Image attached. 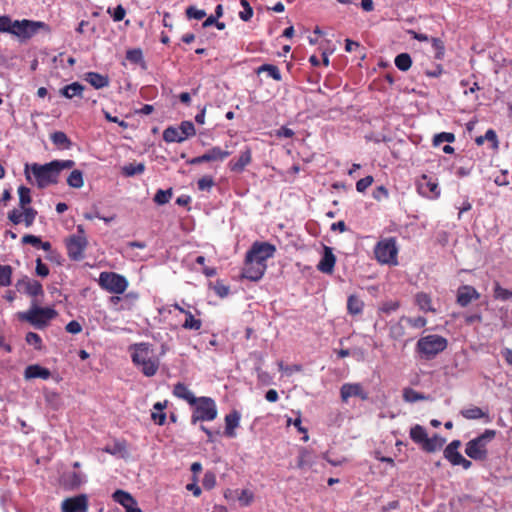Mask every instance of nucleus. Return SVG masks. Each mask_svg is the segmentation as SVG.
Instances as JSON below:
<instances>
[{"instance_id": "f257e3e1", "label": "nucleus", "mask_w": 512, "mask_h": 512, "mask_svg": "<svg viewBox=\"0 0 512 512\" xmlns=\"http://www.w3.org/2000/svg\"><path fill=\"white\" fill-rule=\"evenodd\" d=\"M131 359L135 366L146 377L154 376L160 366V360L155 355L152 345L146 342L136 343L129 347Z\"/></svg>"}, {"instance_id": "f03ea898", "label": "nucleus", "mask_w": 512, "mask_h": 512, "mask_svg": "<svg viewBox=\"0 0 512 512\" xmlns=\"http://www.w3.org/2000/svg\"><path fill=\"white\" fill-rule=\"evenodd\" d=\"M18 195L20 209L14 208L9 211L7 218L14 225L24 223V225L29 228L33 225L37 216V211L29 206L32 202L31 191L26 186H20L18 188Z\"/></svg>"}, {"instance_id": "7ed1b4c3", "label": "nucleus", "mask_w": 512, "mask_h": 512, "mask_svg": "<svg viewBox=\"0 0 512 512\" xmlns=\"http://www.w3.org/2000/svg\"><path fill=\"white\" fill-rule=\"evenodd\" d=\"M448 346V340L438 334L421 337L416 343V352L422 359L431 360L443 352Z\"/></svg>"}, {"instance_id": "20e7f679", "label": "nucleus", "mask_w": 512, "mask_h": 512, "mask_svg": "<svg viewBox=\"0 0 512 512\" xmlns=\"http://www.w3.org/2000/svg\"><path fill=\"white\" fill-rule=\"evenodd\" d=\"M56 316L57 312L55 309L50 307H39L34 303L29 310L17 313V317L20 321L28 322L38 329L45 328Z\"/></svg>"}, {"instance_id": "39448f33", "label": "nucleus", "mask_w": 512, "mask_h": 512, "mask_svg": "<svg viewBox=\"0 0 512 512\" xmlns=\"http://www.w3.org/2000/svg\"><path fill=\"white\" fill-rule=\"evenodd\" d=\"M496 431L486 429L481 435L466 443L465 454L475 460L484 461L488 457L487 445L495 438Z\"/></svg>"}, {"instance_id": "423d86ee", "label": "nucleus", "mask_w": 512, "mask_h": 512, "mask_svg": "<svg viewBox=\"0 0 512 512\" xmlns=\"http://www.w3.org/2000/svg\"><path fill=\"white\" fill-rule=\"evenodd\" d=\"M192 415L191 423L195 425L198 422L213 421L217 418L218 410L214 399L211 397H198L196 402L191 405Z\"/></svg>"}, {"instance_id": "0eeeda50", "label": "nucleus", "mask_w": 512, "mask_h": 512, "mask_svg": "<svg viewBox=\"0 0 512 512\" xmlns=\"http://www.w3.org/2000/svg\"><path fill=\"white\" fill-rule=\"evenodd\" d=\"M67 255L72 261H81L85 258V250L88 247V239L82 225L77 226V233L65 239Z\"/></svg>"}, {"instance_id": "6e6552de", "label": "nucleus", "mask_w": 512, "mask_h": 512, "mask_svg": "<svg viewBox=\"0 0 512 512\" xmlns=\"http://www.w3.org/2000/svg\"><path fill=\"white\" fill-rule=\"evenodd\" d=\"M376 260L381 264L396 265L398 263V247L395 237L380 240L374 248Z\"/></svg>"}, {"instance_id": "1a4fd4ad", "label": "nucleus", "mask_w": 512, "mask_h": 512, "mask_svg": "<svg viewBox=\"0 0 512 512\" xmlns=\"http://www.w3.org/2000/svg\"><path fill=\"white\" fill-rule=\"evenodd\" d=\"M30 169L39 188H45L58 182L59 175L53 161L44 165L34 163Z\"/></svg>"}, {"instance_id": "9d476101", "label": "nucleus", "mask_w": 512, "mask_h": 512, "mask_svg": "<svg viewBox=\"0 0 512 512\" xmlns=\"http://www.w3.org/2000/svg\"><path fill=\"white\" fill-rule=\"evenodd\" d=\"M98 284L103 290L117 295L123 294L129 285L123 275L107 271L100 273Z\"/></svg>"}, {"instance_id": "9b49d317", "label": "nucleus", "mask_w": 512, "mask_h": 512, "mask_svg": "<svg viewBox=\"0 0 512 512\" xmlns=\"http://www.w3.org/2000/svg\"><path fill=\"white\" fill-rule=\"evenodd\" d=\"M13 35L18 37L21 41L32 38L39 30L43 29L47 32L50 31L49 26L42 21H33L28 19L14 20Z\"/></svg>"}, {"instance_id": "f8f14e48", "label": "nucleus", "mask_w": 512, "mask_h": 512, "mask_svg": "<svg viewBox=\"0 0 512 512\" xmlns=\"http://www.w3.org/2000/svg\"><path fill=\"white\" fill-rule=\"evenodd\" d=\"M418 193L428 199L434 200L440 197L441 190L436 179L426 174L420 176L416 182Z\"/></svg>"}, {"instance_id": "ddd939ff", "label": "nucleus", "mask_w": 512, "mask_h": 512, "mask_svg": "<svg viewBox=\"0 0 512 512\" xmlns=\"http://www.w3.org/2000/svg\"><path fill=\"white\" fill-rule=\"evenodd\" d=\"M276 248L268 242H255L250 250L247 252L246 257L255 262L266 264L267 259L272 258Z\"/></svg>"}, {"instance_id": "4468645a", "label": "nucleus", "mask_w": 512, "mask_h": 512, "mask_svg": "<svg viewBox=\"0 0 512 512\" xmlns=\"http://www.w3.org/2000/svg\"><path fill=\"white\" fill-rule=\"evenodd\" d=\"M62 512H87L88 497L86 494H80L63 500L61 504Z\"/></svg>"}, {"instance_id": "2eb2a0df", "label": "nucleus", "mask_w": 512, "mask_h": 512, "mask_svg": "<svg viewBox=\"0 0 512 512\" xmlns=\"http://www.w3.org/2000/svg\"><path fill=\"white\" fill-rule=\"evenodd\" d=\"M266 267V264L255 262L252 259L246 257L242 271V277L251 281H258L264 275Z\"/></svg>"}, {"instance_id": "dca6fc26", "label": "nucleus", "mask_w": 512, "mask_h": 512, "mask_svg": "<svg viewBox=\"0 0 512 512\" xmlns=\"http://www.w3.org/2000/svg\"><path fill=\"white\" fill-rule=\"evenodd\" d=\"M351 397H359L361 400H367L368 393L363 389L360 383L343 384L340 388V398L342 402L347 403Z\"/></svg>"}, {"instance_id": "f3484780", "label": "nucleus", "mask_w": 512, "mask_h": 512, "mask_svg": "<svg viewBox=\"0 0 512 512\" xmlns=\"http://www.w3.org/2000/svg\"><path fill=\"white\" fill-rule=\"evenodd\" d=\"M479 298L480 293L471 285H462L457 289L456 303L461 307H467Z\"/></svg>"}, {"instance_id": "a211bd4d", "label": "nucleus", "mask_w": 512, "mask_h": 512, "mask_svg": "<svg viewBox=\"0 0 512 512\" xmlns=\"http://www.w3.org/2000/svg\"><path fill=\"white\" fill-rule=\"evenodd\" d=\"M112 497L115 502L119 503L125 508L126 512H142V510L138 507L137 501L130 493L124 490H116Z\"/></svg>"}, {"instance_id": "6ab92c4d", "label": "nucleus", "mask_w": 512, "mask_h": 512, "mask_svg": "<svg viewBox=\"0 0 512 512\" xmlns=\"http://www.w3.org/2000/svg\"><path fill=\"white\" fill-rule=\"evenodd\" d=\"M252 161V150L250 147H245L243 151H241L239 157L237 159H232L228 163V167L232 172L241 173L244 171L247 165H249Z\"/></svg>"}, {"instance_id": "aec40b11", "label": "nucleus", "mask_w": 512, "mask_h": 512, "mask_svg": "<svg viewBox=\"0 0 512 512\" xmlns=\"http://www.w3.org/2000/svg\"><path fill=\"white\" fill-rule=\"evenodd\" d=\"M336 264V257L332 251V248L324 246L323 255L320 262L317 265V269L325 274H332Z\"/></svg>"}, {"instance_id": "412c9836", "label": "nucleus", "mask_w": 512, "mask_h": 512, "mask_svg": "<svg viewBox=\"0 0 512 512\" xmlns=\"http://www.w3.org/2000/svg\"><path fill=\"white\" fill-rule=\"evenodd\" d=\"M172 393L175 397L186 401L190 406L194 404L198 398L188 386L182 382H178L174 385Z\"/></svg>"}, {"instance_id": "4be33fe9", "label": "nucleus", "mask_w": 512, "mask_h": 512, "mask_svg": "<svg viewBox=\"0 0 512 512\" xmlns=\"http://www.w3.org/2000/svg\"><path fill=\"white\" fill-rule=\"evenodd\" d=\"M461 446L460 440H453L444 449V457L453 465L457 466L462 454L458 451Z\"/></svg>"}, {"instance_id": "5701e85b", "label": "nucleus", "mask_w": 512, "mask_h": 512, "mask_svg": "<svg viewBox=\"0 0 512 512\" xmlns=\"http://www.w3.org/2000/svg\"><path fill=\"white\" fill-rule=\"evenodd\" d=\"M241 415L238 411L233 410L225 416V435L229 438L236 436L235 429L239 426Z\"/></svg>"}, {"instance_id": "b1692460", "label": "nucleus", "mask_w": 512, "mask_h": 512, "mask_svg": "<svg viewBox=\"0 0 512 512\" xmlns=\"http://www.w3.org/2000/svg\"><path fill=\"white\" fill-rule=\"evenodd\" d=\"M51 376V372L49 369L42 367L38 364L29 365L26 367L24 371V377L26 379H34V378H41V379H48Z\"/></svg>"}, {"instance_id": "393cba45", "label": "nucleus", "mask_w": 512, "mask_h": 512, "mask_svg": "<svg viewBox=\"0 0 512 512\" xmlns=\"http://www.w3.org/2000/svg\"><path fill=\"white\" fill-rule=\"evenodd\" d=\"M18 288L24 286L25 292L33 297L43 295L42 284L37 280L23 279L19 280L16 285Z\"/></svg>"}, {"instance_id": "a878e982", "label": "nucleus", "mask_w": 512, "mask_h": 512, "mask_svg": "<svg viewBox=\"0 0 512 512\" xmlns=\"http://www.w3.org/2000/svg\"><path fill=\"white\" fill-rule=\"evenodd\" d=\"M415 304L423 312L436 313V309L433 307L432 298L428 293L418 292L415 295Z\"/></svg>"}, {"instance_id": "bb28decb", "label": "nucleus", "mask_w": 512, "mask_h": 512, "mask_svg": "<svg viewBox=\"0 0 512 512\" xmlns=\"http://www.w3.org/2000/svg\"><path fill=\"white\" fill-rule=\"evenodd\" d=\"M85 80L95 89H102L109 85V77L97 72H88Z\"/></svg>"}, {"instance_id": "cd10ccee", "label": "nucleus", "mask_w": 512, "mask_h": 512, "mask_svg": "<svg viewBox=\"0 0 512 512\" xmlns=\"http://www.w3.org/2000/svg\"><path fill=\"white\" fill-rule=\"evenodd\" d=\"M406 335L405 322L402 321V316L395 322L389 325V337L392 340L399 341Z\"/></svg>"}, {"instance_id": "c85d7f7f", "label": "nucleus", "mask_w": 512, "mask_h": 512, "mask_svg": "<svg viewBox=\"0 0 512 512\" xmlns=\"http://www.w3.org/2000/svg\"><path fill=\"white\" fill-rule=\"evenodd\" d=\"M364 302L356 295H350L347 299V311L352 316H358L363 313Z\"/></svg>"}, {"instance_id": "c756f323", "label": "nucleus", "mask_w": 512, "mask_h": 512, "mask_svg": "<svg viewBox=\"0 0 512 512\" xmlns=\"http://www.w3.org/2000/svg\"><path fill=\"white\" fill-rule=\"evenodd\" d=\"M84 86L79 82H73L60 89V94L67 99H72L75 96L82 97Z\"/></svg>"}, {"instance_id": "7c9ffc66", "label": "nucleus", "mask_w": 512, "mask_h": 512, "mask_svg": "<svg viewBox=\"0 0 512 512\" xmlns=\"http://www.w3.org/2000/svg\"><path fill=\"white\" fill-rule=\"evenodd\" d=\"M445 441V438L435 434L431 438L427 437L421 448L428 453H432L441 449Z\"/></svg>"}, {"instance_id": "2f4dec72", "label": "nucleus", "mask_w": 512, "mask_h": 512, "mask_svg": "<svg viewBox=\"0 0 512 512\" xmlns=\"http://www.w3.org/2000/svg\"><path fill=\"white\" fill-rule=\"evenodd\" d=\"M52 143L59 149H70L72 146L71 140L62 131H56L50 135Z\"/></svg>"}, {"instance_id": "473e14b6", "label": "nucleus", "mask_w": 512, "mask_h": 512, "mask_svg": "<svg viewBox=\"0 0 512 512\" xmlns=\"http://www.w3.org/2000/svg\"><path fill=\"white\" fill-rule=\"evenodd\" d=\"M167 407V401L164 402H156L153 406L155 411L152 412L151 418L152 420L158 424L163 425L166 421V413L164 409Z\"/></svg>"}, {"instance_id": "72a5a7b5", "label": "nucleus", "mask_w": 512, "mask_h": 512, "mask_svg": "<svg viewBox=\"0 0 512 512\" xmlns=\"http://www.w3.org/2000/svg\"><path fill=\"white\" fill-rule=\"evenodd\" d=\"M313 463L314 457L312 452H310L306 448H301L297 458V468L305 469L307 467H311Z\"/></svg>"}, {"instance_id": "f704fd0d", "label": "nucleus", "mask_w": 512, "mask_h": 512, "mask_svg": "<svg viewBox=\"0 0 512 512\" xmlns=\"http://www.w3.org/2000/svg\"><path fill=\"white\" fill-rule=\"evenodd\" d=\"M83 482L82 475L77 472H70L63 475V485L68 489L78 488Z\"/></svg>"}, {"instance_id": "c9c22d12", "label": "nucleus", "mask_w": 512, "mask_h": 512, "mask_svg": "<svg viewBox=\"0 0 512 512\" xmlns=\"http://www.w3.org/2000/svg\"><path fill=\"white\" fill-rule=\"evenodd\" d=\"M163 139L167 143H181L185 141L178 127L170 126L163 131Z\"/></svg>"}, {"instance_id": "e433bc0d", "label": "nucleus", "mask_w": 512, "mask_h": 512, "mask_svg": "<svg viewBox=\"0 0 512 512\" xmlns=\"http://www.w3.org/2000/svg\"><path fill=\"white\" fill-rule=\"evenodd\" d=\"M410 438L413 442L420 444L421 446L424 444L428 435L425 428L419 424L414 425L410 429Z\"/></svg>"}, {"instance_id": "4c0bfd02", "label": "nucleus", "mask_w": 512, "mask_h": 512, "mask_svg": "<svg viewBox=\"0 0 512 512\" xmlns=\"http://www.w3.org/2000/svg\"><path fill=\"white\" fill-rule=\"evenodd\" d=\"M206 152H207V155H208L209 162H212V161H223V160H225L227 157H229L231 155L230 151L223 150L219 146H214V147L210 148L209 150H207Z\"/></svg>"}, {"instance_id": "58836bf2", "label": "nucleus", "mask_w": 512, "mask_h": 512, "mask_svg": "<svg viewBox=\"0 0 512 512\" xmlns=\"http://www.w3.org/2000/svg\"><path fill=\"white\" fill-rule=\"evenodd\" d=\"M185 321L182 324V327L187 330H195L198 331L202 327V321L199 318H195V316L188 310L185 312Z\"/></svg>"}, {"instance_id": "ea45409f", "label": "nucleus", "mask_w": 512, "mask_h": 512, "mask_svg": "<svg viewBox=\"0 0 512 512\" xmlns=\"http://www.w3.org/2000/svg\"><path fill=\"white\" fill-rule=\"evenodd\" d=\"M121 171L124 176L132 177L142 174L145 171V165L143 163H129L123 166Z\"/></svg>"}, {"instance_id": "a19ab883", "label": "nucleus", "mask_w": 512, "mask_h": 512, "mask_svg": "<svg viewBox=\"0 0 512 512\" xmlns=\"http://www.w3.org/2000/svg\"><path fill=\"white\" fill-rule=\"evenodd\" d=\"M403 399L406 402L414 403L417 401L427 400L428 396L408 387L403 389Z\"/></svg>"}, {"instance_id": "79ce46f5", "label": "nucleus", "mask_w": 512, "mask_h": 512, "mask_svg": "<svg viewBox=\"0 0 512 512\" xmlns=\"http://www.w3.org/2000/svg\"><path fill=\"white\" fill-rule=\"evenodd\" d=\"M262 72H267L268 75L273 78L275 81H281L282 75L279 70V68L276 65L273 64H263L259 66L256 70L257 74H260Z\"/></svg>"}, {"instance_id": "37998d69", "label": "nucleus", "mask_w": 512, "mask_h": 512, "mask_svg": "<svg viewBox=\"0 0 512 512\" xmlns=\"http://www.w3.org/2000/svg\"><path fill=\"white\" fill-rule=\"evenodd\" d=\"M461 415L468 420H476L483 417H488L487 413L483 412L482 409L477 406L461 410Z\"/></svg>"}, {"instance_id": "c03bdc74", "label": "nucleus", "mask_w": 512, "mask_h": 512, "mask_svg": "<svg viewBox=\"0 0 512 512\" xmlns=\"http://www.w3.org/2000/svg\"><path fill=\"white\" fill-rule=\"evenodd\" d=\"M394 63L400 71H407L411 68L412 59L408 53H401L396 56Z\"/></svg>"}, {"instance_id": "a18cd8bd", "label": "nucleus", "mask_w": 512, "mask_h": 512, "mask_svg": "<svg viewBox=\"0 0 512 512\" xmlns=\"http://www.w3.org/2000/svg\"><path fill=\"white\" fill-rule=\"evenodd\" d=\"M67 184L72 188H81L84 185L82 171L78 169L73 170L67 178Z\"/></svg>"}, {"instance_id": "49530a36", "label": "nucleus", "mask_w": 512, "mask_h": 512, "mask_svg": "<svg viewBox=\"0 0 512 512\" xmlns=\"http://www.w3.org/2000/svg\"><path fill=\"white\" fill-rule=\"evenodd\" d=\"M430 42L435 51L434 58L436 60H443L445 56V44L443 40L438 37H431Z\"/></svg>"}, {"instance_id": "de8ad7c7", "label": "nucleus", "mask_w": 512, "mask_h": 512, "mask_svg": "<svg viewBox=\"0 0 512 512\" xmlns=\"http://www.w3.org/2000/svg\"><path fill=\"white\" fill-rule=\"evenodd\" d=\"M13 269L10 265H0V286L7 287L12 282Z\"/></svg>"}, {"instance_id": "09e8293b", "label": "nucleus", "mask_w": 512, "mask_h": 512, "mask_svg": "<svg viewBox=\"0 0 512 512\" xmlns=\"http://www.w3.org/2000/svg\"><path fill=\"white\" fill-rule=\"evenodd\" d=\"M46 403L54 410H58L61 406L60 394L55 391H45L44 394Z\"/></svg>"}, {"instance_id": "8fccbe9b", "label": "nucleus", "mask_w": 512, "mask_h": 512, "mask_svg": "<svg viewBox=\"0 0 512 512\" xmlns=\"http://www.w3.org/2000/svg\"><path fill=\"white\" fill-rule=\"evenodd\" d=\"M493 296L495 299L507 301L512 297V293H510V290L503 288L498 282H495Z\"/></svg>"}, {"instance_id": "3c124183", "label": "nucleus", "mask_w": 512, "mask_h": 512, "mask_svg": "<svg viewBox=\"0 0 512 512\" xmlns=\"http://www.w3.org/2000/svg\"><path fill=\"white\" fill-rule=\"evenodd\" d=\"M402 321L415 329H421L426 326L427 319L423 316L418 317H406L402 316Z\"/></svg>"}, {"instance_id": "603ef678", "label": "nucleus", "mask_w": 512, "mask_h": 512, "mask_svg": "<svg viewBox=\"0 0 512 512\" xmlns=\"http://www.w3.org/2000/svg\"><path fill=\"white\" fill-rule=\"evenodd\" d=\"M171 197H172V189H168V190L159 189L156 192L153 200L158 205H164L170 201Z\"/></svg>"}, {"instance_id": "864d4df0", "label": "nucleus", "mask_w": 512, "mask_h": 512, "mask_svg": "<svg viewBox=\"0 0 512 512\" xmlns=\"http://www.w3.org/2000/svg\"><path fill=\"white\" fill-rule=\"evenodd\" d=\"M180 129V133L183 136V138L186 140L189 137H192L196 134V130L194 127V124L191 121H183L181 122L180 126L178 127Z\"/></svg>"}, {"instance_id": "5fc2aeb1", "label": "nucleus", "mask_w": 512, "mask_h": 512, "mask_svg": "<svg viewBox=\"0 0 512 512\" xmlns=\"http://www.w3.org/2000/svg\"><path fill=\"white\" fill-rule=\"evenodd\" d=\"M455 141V135L450 132H441L433 138V145L439 146L443 142L452 143Z\"/></svg>"}, {"instance_id": "6e6d98bb", "label": "nucleus", "mask_w": 512, "mask_h": 512, "mask_svg": "<svg viewBox=\"0 0 512 512\" xmlns=\"http://www.w3.org/2000/svg\"><path fill=\"white\" fill-rule=\"evenodd\" d=\"M214 185V179L210 175H205L197 181V187L200 191H210Z\"/></svg>"}, {"instance_id": "4d7b16f0", "label": "nucleus", "mask_w": 512, "mask_h": 512, "mask_svg": "<svg viewBox=\"0 0 512 512\" xmlns=\"http://www.w3.org/2000/svg\"><path fill=\"white\" fill-rule=\"evenodd\" d=\"M14 21L9 16H0V33L7 32L13 35Z\"/></svg>"}, {"instance_id": "13d9d810", "label": "nucleus", "mask_w": 512, "mask_h": 512, "mask_svg": "<svg viewBox=\"0 0 512 512\" xmlns=\"http://www.w3.org/2000/svg\"><path fill=\"white\" fill-rule=\"evenodd\" d=\"M240 4L244 10L239 13V17L241 20L247 22L253 16V9L247 0H240Z\"/></svg>"}, {"instance_id": "bf43d9fd", "label": "nucleus", "mask_w": 512, "mask_h": 512, "mask_svg": "<svg viewBox=\"0 0 512 512\" xmlns=\"http://www.w3.org/2000/svg\"><path fill=\"white\" fill-rule=\"evenodd\" d=\"M214 292L221 298L228 296L230 292L229 286L224 284L222 280H217L213 285Z\"/></svg>"}, {"instance_id": "052dcab7", "label": "nucleus", "mask_w": 512, "mask_h": 512, "mask_svg": "<svg viewBox=\"0 0 512 512\" xmlns=\"http://www.w3.org/2000/svg\"><path fill=\"white\" fill-rule=\"evenodd\" d=\"M126 59L131 63L138 64L143 61L141 49H131L126 52Z\"/></svg>"}, {"instance_id": "680f3d73", "label": "nucleus", "mask_w": 512, "mask_h": 512, "mask_svg": "<svg viewBox=\"0 0 512 512\" xmlns=\"http://www.w3.org/2000/svg\"><path fill=\"white\" fill-rule=\"evenodd\" d=\"M25 340L29 345H33L36 349L40 350L42 348V339L35 332H28L26 334Z\"/></svg>"}, {"instance_id": "e2e57ef3", "label": "nucleus", "mask_w": 512, "mask_h": 512, "mask_svg": "<svg viewBox=\"0 0 512 512\" xmlns=\"http://www.w3.org/2000/svg\"><path fill=\"white\" fill-rule=\"evenodd\" d=\"M186 16L189 19L201 20V19H203L206 16V12L204 10L197 9L194 6H189L186 9Z\"/></svg>"}, {"instance_id": "0e129e2a", "label": "nucleus", "mask_w": 512, "mask_h": 512, "mask_svg": "<svg viewBox=\"0 0 512 512\" xmlns=\"http://www.w3.org/2000/svg\"><path fill=\"white\" fill-rule=\"evenodd\" d=\"M238 500L242 506H249L254 500V494L248 489L241 491Z\"/></svg>"}, {"instance_id": "69168bd1", "label": "nucleus", "mask_w": 512, "mask_h": 512, "mask_svg": "<svg viewBox=\"0 0 512 512\" xmlns=\"http://www.w3.org/2000/svg\"><path fill=\"white\" fill-rule=\"evenodd\" d=\"M400 307V303L398 301H386L382 303L379 310L385 314H390L395 312Z\"/></svg>"}, {"instance_id": "338daca9", "label": "nucleus", "mask_w": 512, "mask_h": 512, "mask_svg": "<svg viewBox=\"0 0 512 512\" xmlns=\"http://www.w3.org/2000/svg\"><path fill=\"white\" fill-rule=\"evenodd\" d=\"M203 487L207 490H210L216 485V476L213 472H206L202 481Z\"/></svg>"}, {"instance_id": "774afa93", "label": "nucleus", "mask_w": 512, "mask_h": 512, "mask_svg": "<svg viewBox=\"0 0 512 512\" xmlns=\"http://www.w3.org/2000/svg\"><path fill=\"white\" fill-rule=\"evenodd\" d=\"M374 179L372 176H366L356 182V190L360 193L366 191V189L372 185Z\"/></svg>"}]
</instances>
